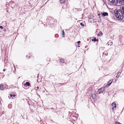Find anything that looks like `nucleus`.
Masks as SVG:
<instances>
[{"instance_id":"15","label":"nucleus","mask_w":124,"mask_h":124,"mask_svg":"<svg viewBox=\"0 0 124 124\" xmlns=\"http://www.w3.org/2000/svg\"><path fill=\"white\" fill-rule=\"evenodd\" d=\"M25 84L28 86H30V83L28 82H26Z\"/></svg>"},{"instance_id":"16","label":"nucleus","mask_w":124,"mask_h":124,"mask_svg":"<svg viewBox=\"0 0 124 124\" xmlns=\"http://www.w3.org/2000/svg\"><path fill=\"white\" fill-rule=\"evenodd\" d=\"M62 36L63 37H64V35H65V33L64 32V31L63 30H62Z\"/></svg>"},{"instance_id":"9","label":"nucleus","mask_w":124,"mask_h":124,"mask_svg":"<svg viewBox=\"0 0 124 124\" xmlns=\"http://www.w3.org/2000/svg\"><path fill=\"white\" fill-rule=\"evenodd\" d=\"M4 88V87L1 85H0V90H2Z\"/></svg>"},{"instance_id":"21","label":"nucleus","mask_w":124,"mask_h":124,"mask_svg":"<svg viewBox=\"0 0 124 124\" xmlns=\"http://www.w3.org/2000/svg\"><path fill=\"white\" fill-rule=\"evenodd\" d=\"M80 41H78L77 43H78V44H79V43H80Z\"/></svg>"},{"instance_id":"31","label":"nucleus","mask_w":124,"mask_h":124,"mask_svg":"<svg viewBox=\"0 0 124 124\" xmlns=\"http://www.w3.org/2000/svg\"><path fill=\"white\" fill-rule=\"evenodd\" d=\"M111 43H112V44H111V45H112V42H111Z\"/></svg>"},{"instance_id":"14","label":"nucleus","mask_w":124,"mask_h":124,"mask_svg":"<svg viewBox=\"0 0 124 124\" xmlns=\"http://www.w3.org/2000/svg\"><path fill=\"white\" fill-rule=\"evenodd\" d=\"M102 35V32H100L99 33L97 34V35L98 36H101Z\"/></svg>"},{"instance_id":"29","label":"nucleus","mask_w":124,"mask_h":124,"mask_svg":"<svg viewBox=\"0 0 124 124\" xmlns=\"http://www.w3.org/2000/svg\"><path fill=\"white\" fill-rule=\"evenodd\" d=\"M30 56H29V58H30Z\"/></svg>"},{"instance_id":"1","label":"nucleus","mask_w":124,"mask_h":124,"mask_svg":"<svg viewBox=\"0 0 124 124\" xmlns=\"http://www.w3.org/2000/svg\"><path fill=\"white\" fill-rule=\"evenodd\" d=\"M116 16L118 20L122 19L123 18V14L119 9V10H116L114 11Z\"/></svg>"},{"instance_id":"19","label":"nucleus","mask_w":124,"mask_h":124,"mask_svg":"<svg viewBox=\"0 0 124 124\" xmlns=\"http://www.w3.org/2000/svg\"><path fill=\"white\" fill-rule=\"evenodd\" d=\"M80 25L82 26H84V25L82 23H81L80 24Z\"/></svg>"},{"instance_id":"11","label":"nucleus","mask_w":124,"mask_h":124,"mask_svg":"<svg viewBox=\"0 0 124 124\" xmlns=\"http://www.w3.org/2000/svg\"><path fill=\"white\" fill-rule=\"evenodd\" d=\"M88 18L90 19H92L93 17V16L92 15H90L88 16Z\"/></svg>"},{"instance_id":"25","label":"nucleus","mask_w":124,"mask_h":124,"mask_svg":"<svg viewBox=\"0 0 124 124\" xmlns=\"http://www.w3.org/2000/svg\"><path fill=\"white\" fill-rule=\"evenodd\" d=\"M116 77L117 78H118L119 77V76H117V75L116 76Z\"/></svg>"},{"instance_id":"5","label":"nucleus","mask_w":124,"mask_h":124,"mask_svg":"<svg viewBox=\"0 0 124 124\" xmlns=\"http://www.w3.org/2000/svg\"><path fill=\"white\" fill-rule=\"evenodd\" d=\"M120 9L123 15L124 14V6H121Z\"/></svg>"},{"instance_id":"13","label":"nucleus","mask_w":124,"mask_h":124,"mask_svg":"<svg viewBox=\"0 0 124 124\" xmlns=\"http://www.w3.org/2000/svg\"><path fill=\"white\" fill-rule=\"evenodd\" d=\"M96 96V94L95 93H94L92 94V97L93 99L94 98H95V97Z\"/></svg>"},{"instance_id":"20","label":"nucleus","mask_w":124,"mask_h":124,"mask_svg":"<svg viewBox=\"0 0 124 124\" xmlns=\"http://www.w3.org/2000/svg\"><path fill=\"white\" fill-rule=\"evenodd\" d=\"M0 28L1 29H3V27L2 26H0Z\"/></svg>"},{"instance_id":"4","label":"nucleus","mask_w":124,"mask_h":124,"mask_svg":"<svg viewBox=\"0 0 124 124\" xmlns=\"http://www.w3.org/2000/svg\"><path fill=\"white\" fill-rule=\"evenodd\" d=\"M112 107V109L115 110L116 108V103L115 102H113L111 104Z\"/></svg>"},{"instance_id":"28","label":"nucleus","mask_w":124,"mask_h":124,"mask_svg":"<svg viewBox=\"0 0 124 124\" xmlns=\"http://www.w3.org/2000/svg\"><path fill=\"white\" fill-rule=\"evenodd\" d=\"M37 89H38L39 88V87L38 86L37 87Z\"/></svg>"},{"instance_id":"26","label":"nucleus","mask_w":124,"mask_h":124,"mask_svg":"<svg viewBox=\"0 0 124 124\" xmlns=\"http://www.w3.org/2000/svg\"><path fill=\"white\" fill-rule=\"evenodd\" d=\"M109 42H108L107 43V44L108 45H109Z\"/></svg>"},{"instance_id":"32","label":"nucleus","mask_w":124,"mask_h":124,"mask_svg":"<svg viewBox=\"0 0 124 124\" xmlns=\"http://www.w3.org/2000/svg\"><path fill=\"white\" fill-rule=\"evenodd\" d=\"M4 22H5V21L3 22V23H4Z\"/></svg>"},{"instance_id":"7","label":"nucleus","mask_w":124,"mask_h":124,"mask_svg":"<svg viewBox=\"0 0 124 124\" xmlns=\"http://www.w3.org/2000/svg\"><path fill=\"white\" fill-rule=\"evenodd\" d=\"M101 15L103 16H106L108 15V13L107 12H105L103 13H102Z\"/></svg>"},{"instance_id":"23","label":"nucleus","mask_w":124,"mask_h":124,"mask_svg":"<svg viewBox=\"0 0 124 124\" xmlns=\"http://www.w3.org/2000/svg\"><path fill=\"white\" fill-rule=\"evenodd\" d=\"M15 94H14L13 95V97H15Z\"/></svg>"},{"instance_id":"18","label":"nucleus","mask_w":124,"mask_h":124,"mask_svg":"<svg viewBox=\"0 0 124 124\" xmlns=\"http://www.w3.org/2000/svg\"><path fill=\"white\" fill-rule=\"evenodd\" d=\"M121 72H118L117 73V76H119L121 74Z\"/></svg>"},{"instance_id":"27","label":"nucleus","mask_w":124,"mask_h":124,"mask_svg":"<svg viewBox=\"0 0 124 124\" xmlns=\"http://www.w3.org/2000/svg\"><path fill=\"white\" fill-rule=\"evenodd\" d=\"M105 54L106 55H108V54Z\"/></svg>"},{"instance_id":"24","label":"nucleus","mask_w":124,"mask_h":124,"mask_svg":"<svg viewBox=\"0 0 124 124\" xmlns=\"http://www.w3.org/2000/svg\"><path fill=\"white\" fill-rule=\"evenodd\" d=\"M5 71V69H3V71Z\"/></svg>"},{"instance_id":"6","label":"nucleus","mask_w":124,"mask_h":124,"mask_svg":"<svg viewBox=\"0 0 124 124\" xmlns=\"http://www.w3.org/2000/svg\"><path fill=\"white\" fill-rule=\"evenodd\" d=\"M104 90V88H101L100 89H99L98 90V92L99 93V94H100L102 93Z\"/></svg>"},{"instance_id":"22","label":"nucleus","mask_w":124,"mask_h":124,"mask_svg":"<svg viewBox=\"0 0 124 124\" xmlns=\"http://www.w3.org/2000/svg\"><path fill=\"white\" fill-rule=\"evenodd\" d=\"M10 96L11 97H12L13 96V95L11 94H10Z\"/></svg>"},{"instance_id":"2","label":"nucleus","mask_w":124,"mask_h":124,"mask_svg":"<svg viewBox=\"0 0 124 124\" xmlns=\"http://www.w3.org/2000/svg\"><path fill=\"white\" fill-rule=\"evenodd\" d=\"M109 1L111 5L117 6V0H109Z\"/></svg>"},{"instance_id":"12","label":"nucleus","mask_w":124,"mask_h":124,"mask_svg":"<svg viewBox=\"0 0 124 124\" xmlns=\"http://www.w3.org/2000/svg\"><path fill=\"white\" fill-rule=\"evenodd\" d=\"M65 0H60V2L61 3H63L65 2Z\"/></svg>"},{"instance_id":"8","label":"nucleus","mask_w":124,"mask_h":124,"mask_svg":"<svg viewBox=\"0 0 124 124\" xmlns=\"http://www.w3.org/2000/svg\"><path fill=\"white\" fill-rule=\"evenodd\" d=\"M113 81V80L112 79H111L109 80V81L108 82V84H107L109 86L112 83Z\"/></svg>"},{"instance_id":"17","label":"nucleus","mask_w":124,"mask_h":124,"mask_svg":"<svg viewBox=\"0 0 124 124\" xmlns=\"http://www.w3.org/2000/svg\"><path fill=\"white\" fill-rule=\"evenodd\" d=\"M60 61L62 63H63L64 62V60L63 59H62L60 60Z\"/></svg>"},{"instance_id":"10","label":"nucleus","mask_w":124,"mask_h":124,"mask_svg":"<svg viewBox=\"0 0 124 124\" xmlns=\"http://www.w3.org/2000/svg\"><path fill=\"white\" fill-rule=\"evenodd\" d=\"M92 41H98V39H96V38L95 37H94L93 38V39H92Z\"/></svg>"},{"instance_id":"3","label":"nucleus","mask_w":124,"mask_h":124,"mask_svg":"<svg viewBox=\"0 0 124 124\" xmlns=\"http://www.w3.org/2000/svg\"><path fill=\"white\" fill-rule=\"evenodd\" d=\"M117 6H119L124 3V0H117Z\"/></svg>"},{"instance_id":"30","label":"nucleus","mask_w":124,"mask_h":124,"mask_svg":"<svg viewBox=\"0 0 124 124\" xmlns=\"http://www.w3.org/2000/svg\"><path fill=\"white\" fill-rule=\"evenodd\" d=\"M100 15V14H98V15L99 16Z\"/></svg>"}]
</instances>
